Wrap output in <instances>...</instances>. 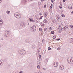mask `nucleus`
Wrapping results in <instances>:
<instances>
[{
    "label": "nucleus",
    "mask_w": 73,
    "mask_h": 73,
    "mask_svg": "<svg viewBox=\"0 0 73 73\" xmlns=\"http://www.w3.org/2000/svg\"><path fill=\"white\" fill-rule=\"evenodd\" d=\"M69 64H73V58H68L67 60Z\"/></svg>",
    "instance_id": "1"
},
{
    "label": "nucleus",
    "mask_w": 73,
    "mask_h": 73,
    "mask_svg": "<svg viewBox=\"0 0 73 73\" xmlns=\"http://www.w3.org/2000/svg\"><path fill=\"white\" fill-rule=\"evenodd\" d=\"M5 36L7 37H9V35H10V32L9 30H7L5 32Z\"/></svg>",
    "instance_id": "2"
},
{
    "label": "nucleus",
    "mask_w": 73,
    "mask_h": 73,
    "mask_svg": "<svg viewBox=\"0 0 73 73\" xmlns=\"http://www.w3.org/2000/svg\"><path fill=\"white\" fill-rule=\"evenodd\" d=\"M58 63L57 62H54V67H57V66H58Z\"/></svg>",
    "instance_id": "3"
},
{
    "label": "nucleus",
    "mask_w": 73,
    "mask_h": 73,
    "mask_svg": "<svg viewBox=\"0 0 73 73\" xmlns=\"http://www.w3.org/2000/svg\"><path fill=\"white\" fill-rule=\"evenodd\" d=\"M26 53V52L24 50H22V53H21V55H23L24 54Z\"/></svg>",
    "instance_id": "4"
},
{
    "label": "nucleus",
    "mask_w": 73,
    "mask_h": 73,
    "mask_svg": "<svg viewBox=\"0 0 73 73\" xmlns=\"http://www.w3.org/2000/svg\"><path fill=\"white\" fill-rule=\"evenodd\" d=\"M25 42H26L27 43H28L29 41H30V39H27L25 41Z\"/></svg>",
    "instance_id": "5"
},
{
    "label": "nucleus",
    "mask_w": 73,
    "mask_h": 73,
    "mask_svg": "<svg viewBox=\"0 0 73 73\" xmlns=\"http://www.w3.org/2000/svg\"><path fill=\"white\" fill-rule=\"evenodd\" d=\"M56 21H57V20L55 19H54V20H52V23H55L56 22Z\"/></svg>",
    "instance_id": "6"
},
{
    "label": "nucleus",
    "mask_w": 73,
    "mask_h": 73,
    "mask_svg": "<svg viewBox=\"0 0 73 73\" xmlns=\"http://www.w3.org/2000/svg\"><path fill=\"white\" fill-rule=\"evenodd\" d=\"M23 51V50H19V54H21V53H22V51Z\"/></svg>",
    "instance_id": "7"
},
{
    "label": "nucleus",
    "mask_w": 73,
    "mask_h": 73,
    "mask_svg": "<svg viewBox=\"0 0 73 73\" xmlns=\"http://www.w3.org/2000/svg\"><path fill=\"white\" fill-rule=\"evenodd\" d=\"M60 69H61V70H62V69H64V67L63 66H60L59 67Z\"/></svg>",
    "instance_id": "8"
},
{
    "label": "nucleus",
    "mask_w": 73,
    "mask_h": 73,
    "mask_svg": "<svg viewBox=\"0 0 73 73\" xmlns=\"http://www.w3.org/2000/svg\"><path fill=\"white\" fill-rule=\"evenodd\" d=\"M19 14V15H20V14H19V13H15V14H14V16L15 17H16Z\"/></svg>",
    "instance_id": "9"
},
{
    "label": "nucleus",
    "mask_w": 73,
    "mask_h": 73,
    "mask_svg": "<svg viewBox=\"0 0 73 73\" xmlns=\"http://www.w3.org/2000/svg\"><path fill=\"white\" fill-rule=\"evenodd\" d=\"M15 17H16L17 19H20V18L21 17V16H20V15H19L18 14L17 16Z\"/></svg>",
    "instance_id": "10"
},
{
    "label": "nucleus",
    "mask_w": 73,
    "mask_h": 73,
    "mask_svg": "<svg viewBox=\"0 0 73 73\" xmlns=\"http://www.w3.org/2000/svg\"><path fill=\"white\" fill-rule=\"evenodd\" d=\"M53 8V4H51V6L50 7V9H52Z\"/></svg>",
    "instance_id": "11"
},
{
    "label": "nucleus",
    "mask_w": 73,
    "mask_h": 73,
    "mask_svg": "<svg viewBox=\"0 0 73 73\" xmlns=\"http://www.w3.org/2000/svg\"><path fill=\"white\" fill-rule=\"evenodd\" d=\"M45 17H46V16H48V13L47 12H45Z\"/></svg>",
    "instance_id": "12"
},
{
    "label": "nucleus",
    "mask_w": 73,
    "mask_h": 73,
    "mask_svg": "<svg viewBox=\"0 0 73 73\" xmlns=\"http://www.w3.org/2000/svg\"><path fill=\"white\" fill-rule=\"evenodd\" d=\"M0 22H2V20H0ZM3 24V21H2V23H0V25H2Z\"/></svg>",
    "instance_id": "13"
},
{
    "label": "nucleus",
    "mask_w": 73,
    "mask_h": 73,
    "mask_svg": "<svg viewBox=\"0 0 73 73\" xmlns=\"http://www.w3.org/2000/svg\"><path fill=\"white\" fill-rule=\"evenodd\" d=\"M68 27H69V26H68V25H66L64 27V28H68Z\"/></svg>",
    "instance_id": "14"
},
{
    "label": "nucleus",
    "mask_w": 73,
    "mask_h": 73,
    "mask_svg": "<svg viewBox=\"0 0 73 73\" xmlns=\"http://www.w3.org/2000/svg\"><path fill=\"white\" fill-rule=\"evenodd\" d=\"M53 39H55V38H56V36H54L53 37Z\"/></svg>",
    "instance_id": "15"
},
{
    "label": "nucleus",
    "mask_w": 73,
    "mask_h": 73,
    "mask_svg": "<svg viewBox=\"0 0 73 73\" xmlns=\"http://www.w3.org/2000/svg\"><path fill=\"white\" fill-rule=\"evenodd\" d=\"M40 66L38 65L37 66V68H38V69H40Z\"/></svg>",
    "instance_id": "16"
},
{
    "label": "nucleus",
    "mask_w": 73,
    "mask_h": 73,
    "mask_svg": "<svg viewBox=\"0 0 73 73\" xmlns=\"http://www.w3.org/2000/svg\"><path fill=\"white\" fill-rule=\"evenodd\" d=\"M46 29H47V28H45L44 29V32H46Z\"/></svg>",
    "instance_id": "17"
},
{
    "label": "nucleus",
    "mask_w": 73,
    "mask_h": 73,
    "mask_svg": "<svg viewBox=\"0 0 73 73\" xmlns=\"http://www.w3.org/2000/svg\"><path fill=\"white\" fill-rule=\"evenodd\" d=\"M62 17H65V15H64V14H62L61 15Z\"/></svg>",
    "instance_id": "18"
},
{
    "label": "nucleus",
    "mask_w": 73,
    "mask_h": 73,
    "mask_svg": "<svg viewBox=\"0 0 73 73\" xmlns=\"http://www.w3.org/2000/svg\"><path fill=\"white\" fill-rule=\"evenodd\" d=\"M51 34H54V31H51Z\"/></svg>",
    "instance_id": "19"
},
{
    "label": "nucleus",
    "mask_w": 73,
    "mask_h": 73,
    "mask_svg": "<svg viewBox=\"0 0 73 73\" xmlns=\"http://www.w3.org/2000/svg\"><path fill=\"white\" fill-rule=\"evenodd\" d=\"M70 40H71L70 41V42H73V39L72 38L70 39Z\"/></svg>",
    "instance_id": "20"
},
{
    "label": "nucleus",
    "mask_w": 73,
    "mask_h": 73,
    "mask_svg": "<svg viewBox=\"0 0 73 73\" xmlns=\"http://www.w3.org/2000/svg\"><path fill=\"white\" fill-rule=\"evenodd\" d=\"M6 12H7V14H9L10 12V11H7Z\"/></svg>",
    "instance_id": "21"
},
{
    "label": "nucleus",
    "mask_w": 73,
    "mask_h": 73,
    "mask_svg": "<svg viewBox=\"0 0 73 73\" xmlns=\"http://www.w3.org/2000/svg\"><path fill=\"white\" fill-rule=\"evenodd\" d=\"M52 27H50L49 28V31H52Z\"/></svg>",
    "instance_id": "22"
},
{
    "label": "nucleus",
    "mask_w": 73,
    "mask_h": 73,
    "mask_svg": "<svg viewBox=\"0 0 73 73\" xmlns=\"http://www.w3.org/2000/svg\"><path fill=\"white\" fill-rule=\"evenodd\" d=\"M52 49V48H50L49 47L48 48V50H51Z\"/></svg>",
    "instance_id": "23"
},
{
    "label": "nucleus",
    "mask_w": 73,
    "mask_h": 73,
    "mask_svg": "<svg viewBox=\"0 0 73 73\" xmlns=\"http://www.w3.org/2000/svg\"><path fill=\"white\" fill-rule=\"evenodd\" d=\"M32 49H34L35 48V46H32Z\"/></svg>",
    "instance_id": "24"
},
{
    "label": "nucleus",
    "mask_w": 73,
    "mask_h": 73,
    "mask_svg": "<svg viewBox=\"0 0 73 73\" xmlns=\"http://www.w3.org/2000/svg\"><path fill=\"white\" fill-rule=\"evenodd\" d=\"M60 49H61V48L60 47H58L57 48V50H60Z\"/></svg>",
    "instance_id": "25"
},
{
    "label": "nucleus",
    "mask_w": 73,
    "mask_h": 73,
    "mask_svg": "<svg viewBox=\"0 0 73 73\" xmlns=\"http://www.w3.org/2000/svg\"><path fill=\"white\" fill-rule=\"evenodd\" d=\"M60 40V38H58L57 39H56V41H59V40Z\"/></svg>",
    "instance_id": "26"
},
{
    "label": "nucleus",
    "mask_w": 73,
    "mask_h": 73,
    "mask_svg": "<svg viewBox=\"0 0 73 73\" xmlns=\"http://www.w3.org/2000/svg\"><path fill=\"white\" fill-rule=\"evenodd\" d=\"M29 21H30L31 22H32V19H31L30 18L29 19Z\"/></svg>",
    "instance_id": "27"
},
{
    "label": "nucleus",
    "mask_w": 73,
    "mask_h": 73,
    "mask_svg": "<svg viewBox=\"0 0 73 73\" xmlns=\"http://www.w3.org/2000/svg\"><path fill=\"white\" fill-rule=\"evenodd\" d=\"M38 57L39 58H41V55H39L38 56Z\"/></svg>",
    "instance_id": "28"
},
{
    "label": "nucleus",
    "mask_w": 73,
    "mask_h": 73,
    "mask_svg": "<svg viewBox=\"0 0 73 73\" xmlns=\"http://www.w3.org/2000/svg\"><path fill=\"white\" fill-rule=\"evenodd\" d=\"M39 30L40 31H42V28H39Z\"/></svg>",
    "instance_id": "29"
},
{
    "label": "nucleus",
    "mask_w": 73,
    "mask_h": 73,
    "mask_svg": "<svg viewBox=\"0 0 73 73\" xmlns=\"http://www.w3.org/2000/svg\"><path fill=\"white\" fill-rule=\"evenodd\" d=\"M41 26H42V27H44V24L43 23L41 25Z\"/></svg>",
    "instance_id": "30"
},
{
    "label": "nucleus",
    "mask_w": 73,
    "mask_h": 73,
    "mask_svg": "<svg viewBox=\"0 0 73 73\" xmlns=\"http://www.w3.org/2000/svg\"><path fill=\"white\" fill-rule=\"evenodd\" d=\"M0 65H3V62H1V63H0Z\"/></svg>",
    "instance_id": "31"
},
{
    "label": "nucleus",
    "mask_w": 73,
    "mask_h": 73,
    "mask_svg": "<svg viewBox=\"0 0 73 73\" xmlns=\"http://www.w3.org/2000/svg\"><path fill=\"white\" fill-rule=\"evenodd\" d=\"M59 8H60V9H62V6H59Z\"/></svg>",
    "instance_id": "32"
},
{
    "label": "nucleus",
    "mask_w": 73,
    "mask_h": 73,
    "mask_svg": "<svg viewBox=\"0 0 73 73\" xmlns=\"http://www.w3.org/2000/svg\"><path fill=\"white\" fill-rule=\"evenodd\" d=\"M59 19H60V17H58L56 18L57 20H58V19H59Z\"/></svg>",
    "instance_id": "33"
},
{
    "label": "nucleus",
    "mask_w": 73,
    "mask_h": 73,
    "mask_svg": "<svg viewBox=\"0 0 73 73\" xmlns=\"http://www.w3.org/2000/svg\"><path fill=\"white\" fill-rule=\"evenodd\" d=\"M38 5H41V2H38Z\"/></svg>",
    "instance_id": "34"
},
{
    "label": "nucleus",
    "mask_w": 73,
    "mask_h": 73,
    "mask_svg": "<svg viewBox=\"0 0 73 73\" xmlns=\"http://www.w3.org/2000/svg\"><path fill=\"white\" fill-rule=\"evenodd\" d=\"M55 1V0H51V2L52 3H53V2H54V1Z\"/></svg>",
    "instance_id": "35"
},
{
    "label": "nucleus",
    "mask_w": 73,
    "mask_h": 73,
    "mask_svg": "<svg viewBox=\"0 0 73 73\" xmlns=\"http://www.w3.org/2000/svg\"><path fill=\"white\" fill-rule=\"evenodd\" d=\"M45 21H46V19H44V20L43 21V23H45Z\"/></svg>",
    "instance_id": "36"
},
{
    "label": "nucleus",
    "mask_w": 73,
    "mask_h": 73,
    "mask_svg": "<svg viewBox=\"0 0 73 73\" xmlns=\"http://www.w3.org/2000/svg\"><path fill=\"white\" fill-rule=\"evenodd\" d=\"M58 33H61V30H60L58 31Z\"/></svg>",
    "instance_id": "37"
},
{
    "label": "nucleus",
    "mask_w": 73,
    "mask_h": 73,
    "mask_svg": "<svg viewBox=\"0 0 73 73\" xmlns=\"http://www.w3.org/2000/svg\"><path fill=\"white\" fill-rule=\"evenodd\" d=\"M32 30L33 31H35V29L34 28V27L32 28Z\"/></svg>",
    "instance_id": "38"
},
{
    "label": "nucleus",
    "mask_w": 73,
    "mask_h": 73,
    "mask_svg": "<svg viewBox=\"0 0 73 73\" xmlns=\"http://www.w3.org/2000/svg\"><path fill=\"white\" fill-rule=\"evenodd\" d=\"M70 27H71V28H72V29H73V25H71L70 26Z\"/></svg>",
    "instance_id": "39"
},
{
    "label": "nucleus",
    "mask_w": 73,
    "mask_h": 73,
    "mask_svg": "<svg viewBox=\"0 0 73 73\" xmlns=\"http://www.w3.org/2000/svg\"><path fill=\"white\" fill-rule=\"evenodd\" d=\"M31 21H32V22H33V23H35V20L32 19Z\"/></svg>",
    "instance_id": "40"
},
{
    "label": "nucleus",
    "mask_w": 73,
    "mask_h": 73,
    "mask_svg": "<svg viewBox=\"0 0 73 73\" xmlns=\"http://www.w3.org/2000/svg\"><path fill=\"white\" fill-rule=\"evenodd\" d=\"M46 5H45L44 6V8H46Z\"/></svg>",
    "instance_id": "41"
},
{
    "label": "nucleus",
    "mask_w": 73,
    "mask_h": 73,
    "mask_svg": "<svg viewBox=\"0 0 73 73\" xmlns=\"http://www.w3.org/2000/svg\"><path fill=\"white\" fill-rule=\"evenodd\" d=\"M46 64H47V62H48V59H47L46 60Z\"/></svg>",
    "instance_id": "42"
},
{
    "label": "nucleus",
    "mask_w": 73,
    "mask_h": 73,
    "mask_svg": "<svg viewBox=\"0 0 73 73\" xmlns=\"http://www.w3.org/2000/svg\"><path fill=\"white\" fill-rule=\"evenodd\" d=\"M33 28H34V26H32L31 27H30V29H32Z\"/></svg>",
    "instance_id": "43"
},
{
    "label": "nucleus",
    "mask_w": 73,
    "mask_h": 73,
    "mask_svg": "<svg viewBox=\"0 0 73 73\" xmlns=\"http://www.w3.org/2000/svg\"><path fill=\"white\" fill-rule=\"evenodd\" d=\"M66 28H64L63 29H64V30H65V31H66Z\"/></svg>",
    "instance_id": "44"
},
{
    "label": "nucleus",
    "mask_w": 73,
    "mask_h": 73,
    "mask_svg": "<svg viewBox=\"0 0 73 73\" xmlns=\"http://www.w3.org/2000/svg\"><path fill=\"white\" fill-rule=\"evenodd\" d=\"M37 64H40V62H39V61H38L37 62Z\"/></svg>",
    "instance_id": "45"
},
{
    "label": "nucleus",
    "mask_w": 73,
    "mask_h": 73,
    "mask_svg": "<svg viewBox=\"0 0 73 73\" xmlns=\"http://www.w3.org/2000/svg\"><path fill=\"white\" fill-rule=\"evenodd\" d=\"M65 1H66V0H63V2L64 3V2H65Z\"/></svg>",
    "instance_id": "46"
},
{
    "label": "nucleus",
    "mask_w": 73,
    "mask_h": 73,
    "mask_svg": "<svg viewBox=\"0 0 73 73\" xmlns=\"http://www.w3.org/2000/svg\"><path fill=\"white\" fill-rule=\"evenodd\" d=\"M63 29V28H62V27H61V29H60V30L61 31H62V29Z\"/></svg>",
    "instance_id": "47"
},
{
    "label": "nucleus",
    "mask_w": 73,
    "mask_h": 73,
    "mask_svg": "<svg viewBox=\"0 0 73 73\" xmlns=\"http://www.w3.org/2000/svg\"><path fill=\"white\" fill-rule=\"evenodd\" d=\"M22 27H24V25L23 24V23H22Z\"/></svg>",
    "instance_id": "48"
},
{
    "label": "nucleus",
    "mask_w": 73,
    "mask_h": 73,
    "mask_svg": "<svg viewBox=\"0 0 73 73\" xmlns=\"http://www.w3.org/2000/svg\"><path fill=\"white\" fill-rule=\"evenodd\" d=\"M47 22H48V21H46H46H45V23H46Z\"/></svg>",
    "instance_id": "49"
},
{
    "label": "nucleus",
    "mask_w": 73,
    "mask_h": 73,
    "mask_svg": "<svg viewBox=\"0 0 73 73\" xmlns=\"http://www.w3.org/2000/svg\"><path fill=\"white\" fill-rule=\"evenodd\" d=\"M39 15H42V14L40 13L39 14Z\"/></svg>",
    "instance_id": "50"
},
{
    "label": "nucleus",
    "mask_w": 73,
    "mask_h": 73,
    "mask_svg": "<svg viewBox=\"0 0 73 73\" xmlns=\"http://www.w3.org/2000/svg\"><path fill=\"white\" fill-rule=\"evenodd\" d=\"M64 12V10L63 9L62 10L61 12L62 13V12Z\"/></svg>",
    "instance_id": "51"
},
{
    "label": "nucleus",
    "mask_w": 73,
    "mask_h": 73,
    "mask_svg": "<svg viewBox=\"0 0 73 73\" xmlns=\"http://www.w3.org/2000/svg\"><path fill=\"white\" fill-rule=\"evenodd\" d=\"M42 19V17H40V18L39 19L40 20H41V19Z\"/></svg>",
    "instance_id": "52"
},
{
    "label": "nucleus",
    "mask_w": 73,
    "mask_h": 73,
    "mask_svg": "<svg viewBox=\"0 0 73 73\" xmlns=\"http://www.w3.org/2000/svg\"><path fill=\"white\" fill-rule=\"evenodd\" d=\"M71 14H73V11L71 12Z\"/></svg>",
    "instance_id": "53"
},
{
    "label": "nucleus",
    "mask_w": 73,
    "mask_h": 73,
    "mask_svg": "<svg viewBox=\"0 0 73 73\" xmlns=\"http://www.w3.org/2000/svg\"><path fill=\"white\" fill-rule=\"evenodd\" d=\"M40 52V50H38V53H39V52Z\"/></svg>",
    "instance_id": "54"
},
{
    "label": "nucleus",
    "mask_w": 73,
    "mask_h": 73,
    "mask_svg": "<svg viewBox=\"0 0 73 73\" xmlns=\"http://www.w3.org/2000/svg\"><path fill=\"white\" fill-rule=\"evenodd\" d=\"M44 0H41V1H42V2L43 1H44Z\"/></svg>",
    "instance_id": "55"
},
{
    "label": "nucleus",
    "mask_w": 73,
    "mask_h": 73,
    "mask_svg": "<svg viewBox=\"0 0 73 73\" xmlns=\"http://www.w3.org/2000/svg\"><path fill=\"white\" fill-rule=\"evenodd\" d=\"M3 0H0V3H1V1H2Z\"/></svg>",
    "instance_id": "56"
},
{
    "label": "nucleus",
    "mask_w": 73,
    "mask_h": 73,
    "mask_svg": "<svg viewBox=\"0 0 73 73\" xmlns=\"http://www.w3.org/2000/svg\"><path fill=\"white\" fill-rule=\"evenodd\" d=\"M38 73H42V72H38Z\"/></svg>",
    "instance_id": "57"
},
{
    "label": "nucleus",
    "mask_w": 73,
    "mask_h": 73,
    "mask_svg": "<svg viewBox=\"0 0 73 73\" xmlns=\"http://www.w3.org/2000/svg\"><path fill=\"white\" fill-rule=\"evenodd\" d=\"M70 9H72L73 7H72L71 8H70Z\"/></svg>",
    "instance_id": "58"
},
{
    "label": "nucleus",
    "mask_w": 73,
    "mask_h": 73,
    "mask_svg": "<svg viewBox=\"0 0 73 73\" xmlns=\"http://www.w3.org/2000/svg\"><path fill=\"white\" fill-rule=\"evenodd\" d=\"M40 24H42V22H41L40 23Z\"/></svg>",
    "instance_id": "59"
},
{
    "label": "nucleus",
    "mask_w": 73,
    "mask_h": 73,
    "mask_svg": "<svg viewBox=\"0 0 73 73\" xmlns=\"http://www.w3.org/2000/svg\"><path fill=\"white\" fill-rule=\"evenodd\" d=\"M61 25L62 26L63 25V24H62V23H61Z\"/></svg>",
    "instance_id": "60"
},
{
    "label": "nucleus",
    "mask_w": 73,
    "mask_h": 73,
    "mask_svg": "<svg viewBox=\"0 0 73 73\" xmlns=\"http://www.w3.org/2000/svg\"><path fill=\"white\" fill-rule=\"evenodd\" d=\"M27 25H29V23Z\"/></svg>",
    "instance_id": "61"
},
{
    "label": "nucleus",
    "mask_w": 73,
    "mask_h": 73,
    "mask_svg": "<svg viewBox=\"0 0 73 73\" xmlns=\"http://www.w3.org/2000/svg\"><path fill=\"white\" fill-rule=\"evenodd\" d=\"M61 25H59V27H61Z\"/></svg>",
    "instance_id": "62"
},
{
    "label": "nucleus",
    "mask_w": 73,
    "mask_h": 73,
    "mask_svg": "<svg viewBox=\"0 0 73 73\" xmlns=\"http://www.w3.org/2000/svg\"><path fill=\"white\" fill-rule=\"evenodd\" d=\"M41 17H42H42H43V16H42Z\"/></svg>",
    "instance_id": "63"
},
{
    "label": "nucleus",
    "mask_w": 73,
    "mask_h": 73,
    "mask_svg": "<svg viewBox=\"0 0 73 73\" xmlns=\"http://www.w3.org/2000/svg\"><path fill=\"white\" fill-rule=\"evenodd\" d=\"M58 29H60V28H58Z\"/></svg>",
    "instance_id": "64"
}]
</instances>
